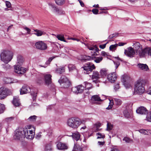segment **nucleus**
<instances>
[{"instance_id":"nucleus-1","label":"nucleus","mask_w":151,"mask_h":151,"mask_svg":"<svg viewBox=\"0 0 151 151\" xmlns=\"http://www.w3.org/2000/svg\"><path fill=\"white\" fill-rule=\"evenodd\" d=\"M133 47L137 54L141 58L147 55L151 57V48L150 47L142 49V46L139 42H136L133 45Z\"/></svg>"},{"instance_id":"nucleus-2","label":"nucleus","mask_w":151,"mask_h":151,"mask_svg":"<svg viewBox=\"0 0 151 151\" xmlns=\"http://www.w3.org/2000/svg\"><path fill=\"white\" fill-rule=\"evenodd\" d=\"M147 81L144 80H139L135 84L134 94L141 95L145 91V84Z\"/></svg>"},{"instance_id":"nucleus-3","label":"nucleus","mask_w":151,"mask_h":151,"mask_svg":"<svg viewBox=\"0 0 151 151\" xmlns=\"http://www.w3.org/2000/svg\"><path fill=\"white\" fill-rule=\"evenodd\" d=\"M13 52L8 50H2L0 53L1 60L6 63H8L12 58Z\"/></svg>"},{"instance_id":"nucleus-4","label":"nucleus","mask_w":151,"mask_h":151,"mask_svg":"<svg viewBox=\"0 0 151 151\" xmlns=\"http://www.w3.org/2000/svg\"><path fill=\"white\" fill-rule=\"evenodd\" d=\"M80 119L76 117H73L69 118L67 121V125L73 129H76L81 124Z\"/></svg>"},{"instance_id":"nucleus-5","label":"nucleus","mask_w":151,"mask_h":151,"mask_svg":"<svg viewBox=\"0 0 151 151\" xmlns=\"http://www.w3.org/2000/svg\"><path fill=\"white\" fill-rule=\"evenodd\" d=\"M82 68L83 69L85 74H89L95 68L94 65L92 63H88L85 64Z\"/></svg>"},{"instance_id":"nucleus-6","label":"nucleus","mask_w":151,"mask_h":151,"mask_svg":"<svg viewBox=\"0 0 151 151\" xmlns=\"http://www.w3.org/2000/svg\"><path fill=\"white\" fill-rule=\"evenodd\" d=\"M85 87L82 85H80L76 87H72V91L74 93L76 94L80 93H82Z\"/></svg>"},{"instance_id":"nucleus-7","label":"nucleus","mask_w":151,"mask_h":151,"mask_svg":"<svg viewBox=\"0 0 151 151\" xmlns=\"http://www.w3.org/2000/svg\"><path fill=\"white\" fill-rule=\"evenodd\" d=\"M35 46L37 48L41 50H45L47 47L46 44L42 41H39L36 42Z\"/></svg>"},{"instance_id":"nucleus-8","label":"nucleus","mask_w":151,"mask_h":151,"mask_svg":"<svg viewBox=\"0 0 151 151\" xmlns=\"http://www.w3.org/2000/svg\"><path fill=\"white\" fill-rule=\"evenodd\" d=\"M130 78L127 76H123L122 78V81L126 88L132 87L131 84L127 82L129 81V80H130Z\"/></svg>"},{"instance_id":"nucleus-9","label":"nucleus","mask_w":151,"mask_h":151,"mask_svg":"<svg viewBox=\"0 0 151 151\" xmlns=\"http://www.w3.org/2000/svg\"><path fill=\"white\" fill-rule=\"evenodd\" d=\"M9 90L4 87L0 88V99H3L8 95Z\"/></svg>"},{"instance_id":"nucleus-10","label":"nucleus","mask_w":151,"mask_h":151,"mask_svg":"<svg viewBox=\"0 0 151 151\" xmlns=\"http://www.w3.org/2000/svg\"><path fill=\"white\" fill-rule=\"evenodd\" d=\"M52 76L50 74H43L44 84L45 85L48 86L52 83Z\"/></svg>"},{"instance_id":"nucleus-11","label":"nucleus","mask_w":151,"mask_h":151,"mask_svg":"<svg viewBox=\"0 0 151 151\" xmlns=\"http://www.w3.org/2000/svg\"><path fill=\"white\" fill-rule=\"evenodd\" d=\"M127 50H124V54L127 56L130 57H132L135 54V52L134 49L131 47L127 48Z\"/></svg>"},{"instance_id":"nucleus-12","label":"nucleus","mask_w":151,"mask_h":151,"mask_svg":"<svg viewBox=\"0 0 151 151\" xmlns=\"http://www.w3.org/2000/svg\"><path fill=\"white\" fill-rule=\"evenodd\" d=\"M14 70L15 72L18 74H23L26 71V68H24L19 65L15 66Z\"/></svg>"},{"instance_id":"nucleus-13","label":"nucleus","mask_w":151,"mask_h":151,"mask_svg":"<svg viewBox=\"0 0 151 151\" xmlns=\"http://www.w3.org/2000/svg\"><path fill=\"white\" fill-rule=\"evenodd\" d=\"M107 79L111 83H114L116 79L117 76L115 72L109 74L107 76Z\"/></svg>"},{"instance_id":"nucleus-14","label":"nucleus","mask_w":151,"mask_h":151,"mask_svg":"<svg viewBox=\"0 0 151 151\" xmlns=\"http://www.w3.org/2000/svg\"><path fill=\"white\" fill-rule=\"evenodd\" d=\"M91 101L92 103L96 104H100L98 102V101H101L102 100L100 99V97L98 95H95L92 96L91 99Z\"/></svg>"},{"instance_id":"nucleus-15","label":"nucleus","mask_w":151,"mask_h":151,"mask_svg":"<svg viewBox=\"0 0 151 151\" xmlns=\"http://www.w3.org/2000/svg\"><path fill=\"white\" fill-rule=\"evenodd\" d=\"M99 75L98 72L93 71L92 76V78L93 80V82L96 83L98 82V80L99 78Z\"/></svg>"},{"instance_id":"nucleus-16","label":"nucleus","mask_w":151,"mask_h":151,"mask_svg":"<svg viewBox=\"0 0 151 151\" xmlns=\"http://www.w3.org/2000/svg\"><path fill=\"white\" fill-rule=\"evenodd\" d=\"M137 113L141 114H145L148 112V111L146 108L143 106L139 107L136 110Z\"/></svg>"},{"instance_id":"nucleus-17","label":"nucleus","mask_w":151,"mask_h":151,"mask_svg":"<svg viewBox=\"0 0 151 151\" xmlns=\"http://www.w3.org/2000/svg\"><path fill=\"white\" fill-rule=\"evenodd\" d=\"M23 137L24 136L22 133H14L13 137V139L16 141H21Z\"/></svg>"},{"instance_id":"nucleus-18","label":"nucleus","mask_w":151,"mask_h":151,"mask_svg":"<svg viewBox=\"0 0 151 151\" xmlns=\"http://www.w3.org/2000/svg\"><path fill=\"white\" fill-rule=\"evenodd\" d=\"M30 91V88L28 86L24 85L20 89V93L21 94H22L29 93Z\"/></svg>"},{"instance_id":"nucleus-19","label":"nucleus","mask_w":151,"mask_h":151,"mask_svg":"<svg viewBox=\"0 0 151 151\" xmlns=\"http://www.w3.org/2000/svg\"><path fill=\"white\" fill-rule=\"evenodd\" d=\"M101 125L102 124L101 123L97 122L93 125V130L96 132L102 131V129L100 128Z\"/></svg>"},{"instance_id":"nucleus-20","label":"nucleus","mask_w":151,"mask_h":151,"mask_svg":"<svg viewBox=\"0 0 151 151\" xmlns=\"http://www.w3.org/2000/svg\"><path fill=\"white\" fill-rule=\"evenodd\" d=\"M57 147L58 150H65L68 148L67 145L65 143L59 142L57 145Z\"/></svg>"},{"instance_id":"nucleus-21","label":"nucleus","mask_w":151,"mask_h":151,"mask_svg":"<svg viewBox=\"0 0 151 151\" xmlns=\"http://www.w3.org/2000/svg\"><path fill=\"white\" fill-rule=\"evenodd\" d=\"M137 66L140 70L144 71H147L149 69L148 66L146 64L140 63L138 64Z\"/></svg>"},{"instance_id":"nucleus-22","label":"nucleus","mask_w":151,"mask_h":151,"mask_svg":"<svg viewBox=\"0 0 151 151\" xmlns=\"http://www.w3.org/2000/svg\"><path fill=\"white\" fill-rule=\"evenodd\" d=\"M35 133H24V137L27 139H32L34 137Z\"/></svg>"},{"instance_id":"nucleus-23","label":"nucleus","mask_w":151,"mask_h":151,"mask_svg":"<svg viewBox=\"0 0 151 151\" xmlns=\"http://www.w3.org/2000/svg\"><path fill=\"white\" fill-rule=\"evenodd\" d=\"M12 103L16 106H17L19 105L20 103L18 96H14V97Z\"/></svg>"},{"instance_id":"nucleus-24","label":"nucleus","mask_w":151,"mask_h":151,"mask_svg":"<svg viewBox=\"0 0 151 151\" xmlns=\"http://www.w3.org/2000/svg\"><path fill=\"white\" fill-rule=\"evenodd\" d=\"M72 135H69V136H72L74 140L77 141L80 138V135L78 133H72Z\"/></svg>"},{"instance_id":"nucleus-25","label":"nucleus","mask_w":151,"mask_h":151,"mask_svg":"<svg viewBox=\"0 0 151 151\" xmlns=\"http://www.w3.org/2000/svg\"><path fill=\"white\" fill-rule=\"evenodd\" d=\"M25 129L26 131V132H35V128L32 125H28L26 126L25 127Z\"/></svg>"},{"instance_id":"nucleus-26","label":"nucleus","mask_w":151,"mask_h":151,"mask_svg":"<svg viewBox=\"0 0 151 151\" xmlns=\"http://www.w3.org/2000/svg\"><path fill=\"white\" fill-rule=\"evenodd\" d=\"M34 31L35 32L34 33V34L37 36H40L43 35H44L46 34L45 32L44 31L37 29H34Z\"/></svg>"},{"instance_id":"nucleus-27","label":"nucleus","mask_w":151,"mask_h":151,"mask_svg":"<svg viewBox=\"0 0 151 151\" xmlns=\"http://www.w3.org/2000/svg\"><path fill=\"white\" fill-rule=\"evenodd\" d=\"M66 80L65 81H64V83H63L62 84H60L61 86L64 88H68L70 85V82L68 79L65 78Z\"/></svg>"},{"instance_id":"nucleus-28","label":"nucleus","mask_w":151,"mask_h":151,"mask_svg":"<svg viewBox=\"0 0 151 151\" xmlns=\"http://www.w3.org/2000/svg\"><path fill=\"white\" fill-rule=\"evenodd\" d=\"M54 13L58 15H61L65 14V12L64 11L58 7Z\"/></svg>"},{"instance_id":"nucleus-29","label":"nucleus","mask_w":151,"mask_h":151,"mask_svg":"<svg viewBox=\"0 0 151 151\" xmlns=\"http://www.w3.org/2000/svg\"><path fill=\"white\" fill-rule=\"evenodd\" d=\"M37 82L39 84H42L44 83L43 74L39 76L36 79Z\"/></svg>"},{"instance_id":"nucleus-30","label":"nucleus","mask_w":151,"mask_h":151,"mask_svg":"<svg viewBox=\"0 0 151 151\" xmlns=\"http://www.w3.org/2000/svg\"><path fill=\"white\" fill-rule=\"evenodd\" d=\"M24 62L23 57L20 55H18L17 57V62L19 66L22 65Z\"/></svg>"},{"instance_id":"nucleus-31","label":"nucleus","mask_w":151,"mask_h":151,"mask_svg":"<svg viewBox=\"0 0 151 151\" xmlns=\"http://www.w3.org/2000/svg\"><path fill=\"white\" fill-rule=\"evenodd\" d=\"M91 60H94V61L97 63H99L103 60L102 57H92Z\"/></svg>"},{"instance_id":"nucleus-32","label":"nucleus","mask_w":151,"mask_h":151,"mask_svg":"<svg viewBox=\"0 0 151 151\" xmlns=\"http://www.w3.org/2000/svg\"><path fill=\"white\" fill-rule=\"evenodd\" d=\"M48 4L49 8L53 12H54L56 10V9L57 8V7L54 4H53L52 3H49Z\"/></svg>"},{"instance_id":"nucleus-33","label":"nucleus","mask_w":151,"mask_h":151,"mask_svg":"<svg viewBox=\"0 0 151 151\" xmlns=\"http://www.w3.org/2000/svg\"><path fill=\"white\" fill-rule=\"evenodd\" d=\"M55 57H52L49 58L48 60L46 62L45 65H40L41 67H43L44 68H46L47 66L49 65L50 63V62L52 61V60L55 58Z\"/></svg>"},{"instance_id":"nucleus-34","label":"nucleus","mask_w":151,"mask_h":151,"mask_svg":"<svg viewBox=\"0 0 151 151\" xmlns=\"http://www.w3.org/2000/svg\"><path fill=\"white\" fill-rule=\"evenodd\" d=\"M123 114L125 117L127 118L130 117L132 114L131 111L129 112L127 109L123 111Z\"/></svg>"},{"instance_id":"nucleus-35","label":"nucleus","mask_w":151,"mask_h":151,"mask_svg":"<svg viewBox=\"0 0 151 151\" xmlns=\"http://www.w3.org/2000/svg\"><path fill=\"white\" fill-rule=\"evenodd\" d=\"M65 71L64 67H61L60 68H58L56 70V72L58 73L61 74Z\"/></svg>"},{"instance_id":"nucleus-36","label":"nucleus","mask_w":151,"mask_h":151,"mask_svg":"<svg viewBox=\"0 0 151 151\" xmlns=\"http://www.w3.org/2000/svg\"><path fill=\"white\" fill-rule=\"evenodd\" d=\"M92 57L89 56H86V55H83L81 57V60L86 61L87 60H91Z\"/></svg>"},{"instance_id":"nucleus-37","label":"nucleus","mask_w":151,"mask_h":151,"mask_svg":"<svg viewBox=\"0 0 151 151\" xmlns=\"http://www.w3.org/2000/svg\"><path fill=\"white\" fill-rule=\"evenodd\" d=\"M65 78L68 79L65 76H61L60 79L58 80V82L60 84H62L63 83H64V81H66V79Z\"/></svg>"},{"instance_id":"nucleus-38","label":"nucleus","mask_w":151,"mask_h":151,"mask_svg":"<svg viewBox=\"0 0 151 151\" xmlns=\"http://www.w3.org/2000/svg\"><path fill=\"white\" fill-rule=\"evenodd\" d=\"M107 128L106 130L107 131H109L112 129L113 126L111 123L107 122Z\"/></svg>"},{"instance_id":"nucleus-39","label":"nucleus","mask_w":151,"mask_h":151,"mask_svg":"<svg viewBox=\"0 0 151 151\" xmlns=\"http://www.w3.org/2000/svg\"><path fill=\"white\" fill-rule=\"evenodd\" d=\"M84 83L85 85L84 87L85 88H86L89 90L91 88L92 85L91 83L87 82H85Z\"/></svg>"},{"instance_id":"nucleus-40","label":"nucleus","mask_w":151,"mask_h":151,"mask_svg":"<svg viewBox=\"0 0 151 151\" xmlns=\"http://www.w3.org/2000/svg\"><path fill=\"white\" fill-rule=\"evenodd\" d=\"M55 1L57 5L60 6L63 4L65 2V0H55Z\"/></svg>"},{"instance_id":"nucleus-41","label":"nucleus","mask_w":151,"mask_h":151,"mask_svg":"<svg viewBox=\"0 0 151 151\" xmlns=\"http://www.w3.org/2000/svg\"><path fill=\"white\" fill-rule=\"evenodd\" d=\"M100 72L101 76L103 77L106 76L107 74V71L105 69H101Z\"/></svg>"},{"instance_id":"nucleus-42","label":"nucleus","mask_w":151,"mask_h":151,"mask_svg":"<svg viewBox=\"0 0 151 151\" xmlns=\"http://www.w3.org/2000/svg\"><path fill=\"white\" fill-rule=\"evenodd\" d=\"M52 144L51 143L47 144L45 148V151H51L52 150Z\"/></svg>"},{"instance_id":"nucleus-43","label":"nucleus","mask_w":151,"mask_h":151,"mask_svg":"<svg viewBox=\"0 0 151 151\" xmlns=\"http://www.w3.org/2000/svg\"><path fill=\"white\" fill-rule=\"evenodd\" d=\"M56 37L58 40L66 42V40L64 39V37L63 35H58Z\"/></svg>"},{"instance_id":"nucleus-44","label":"nucleus","mask_w":151,"mask_h":151,"mask_svg":"<svg viewBox=\"0 0 151 151\" xmlns=\"http://www.w3.org/2000/svg\"><path fill=\"white\" fill-rule=\"evenodd\" d=\"M26 131H27V130H25V128H23L22 127H19L18 129H17L16 130V132H26Z\"/></svg>"},{"instance_id":"nucleus-45","label":"nucleus","mask_w":151,"mask_h":151,"mask_svg":"<svg viewBox=\"0 0 151 151\" xmlns=\"http://www.w3.org/2000/svg\"><path fill=\"white\" fill-rule=\"evenodd\" d=\"M96 135L98 136L97 139H104L105 137V135L103 134H101V133H97Z\"/></svg>"},{"instance_id":"nucleus-46","label":"nucleus","mask_w":151,"mask_h":151,"mask_svg":"<svg viewBox=\"0 0 151 151\" xmlns=\"http://www.w3.org/2000/svg\"><path fill=\"white\" fill-rule=\"evenodd\" d=\"M114 101L116 105H120L122 103V101L121 100L118 99H114Z\"/></svg>"},{"instance_id":"nucleus-47","label":"nucleus","mask_w":151,"mask_h":151,"mask_svg":"<svg viewBox=\"0 0 151 151\" xmlns=\"http://www.w3.org/2000/svg\"><path fill=\"white\" fill-rule=\"evenodd\" d=\"M37 117L35 115L31 116L28 119L29 121H35L36 120Z\"/></svg>"},{"instance_id":"nucleus-48","label":"nucleus","mask_w":151,"mask_h":151,"mask_svg":"<svg viewBox=\"0 0 151 151\" xmlns=\"http://www.w3.org/2000/svg\"><path fill=\"white\" fill-rule=\"evenodd\" d=\"M118 46V45L117 44L111 45L109 47V50H113L114 49H115Z\"/></svg>"},{"instance_id":"nucleus-49","label":"nucleus","mask_w":151,"mask_h":151,"mask_svg":"<svg viewBox=\"0 0 151 151\" xmlns=\"http://www.w3.org/2000/svg\"><path fill=\"white\" fill-rule=\"evenodd\" d=\"M89 49L90 50H94L95 49V52H97L99 51V48L96 47V46H94L93 47H89Z\"/></svg>"},{"instance_id":"nucleus-50","label":"nucleus","mask_w":151,"mask_h":151,"mask_svg":"<svg viewBox=\"0 0 151 151\" xmlns=\"http://www.w3.org/2000/svg\"><path fill=\"white\" fill-rule=\"evenodd\" d=\"M5 106L4 104H0V113H2L4 112V111L5 109Z\"/></svg>"},{"instance_id":"nucleus-51","label":"nucleus","mask_w":151,"mask_h":151,"mask_svg":"<svg viewBox=\"0 0 151 151\" xmlns=\"http://www.w3.org/2000/svg\"><path fill=\"white\" fill-rule=\"evenodd\" d=\"M110 104H109L108 106L106 108L107 109L109 110L111 109L113 106L114 104L113 101H110Z\"/></svg>"},{"instance_id":"nucleus-52","label":"nucleus","mask_w":151,"mask_h":151,"mask_svg":"<svg viewBox=\"0 0 151 151\" xmlns=\"http://www.w3.org/2000/svg\"><path fill=\"white\" fill-rule=\"evenodd\" d=\"M146 118L147 121L151 122V111L147 114Z\"/></svg>"},{"instance_id":"nucleus-53","label":"nucleus","mask_w":151,"mask_h":151,"mask_svg":"<svg viewBox=\"0 0 151 151\" xmlns=\"http://www.w3.org/2000/svg\"><path fill=\"white\" fill-rule=\"evenodd\" d=\"M114 64L115 65V67L116 69H117L119 67L120 64V63L118 61H113Z\"/></svg>"},{"instance_id":"nucleus-54","label":"nucleus","mask_w":151,"mask_h":151,"mask_svg":"<svg viewBox=\"0 0 151 151\" xmlns=\"http://www.w3.org/2000/svg\"><path fill=\"white\" fill-rule=\"evenodd\" d=\"M14 119L13 117L7 118L5 119V121L8 122H9Z\"/></svg>"},{"instance_id":"nucleus-55","label":"nucleus","mask_w":151,"mask_h":151,"mask_svg":"<svg viewBox=\"0 0 151 151\" xmlns=\"http://www.w3.org/2000/svg\"><path fill=\"white\" fill-rule=\"evenodd\" d=\"M42 133H37L36 134H35V138L37 139H39L41 136Z\"/></svg>"},{"instance_id":"nucleus-56","label":"nucleus","mask_w":151,"mask_h":151,"mask_svg":"<svg viewBox=\"0 0 151 151\" xmlns=\"http://www.w3.org/2000/svg\"><path fill=\"white\" fill-rule=\"evenodd\" d=\"M31 95L32 96L33 99L34 101L35 99L37 96V93L35 92L31 93Z\"/></svg>"},{"instance_id":"nucleus-57","label":"nucleus","mask_w":151,"mask_h":151,"mask_svg":"<svg viewBox=\"0 0 151 151\" xmlns=\"http://www.w3.org/2000/svg\"><path fill=\"white\" fill-rule=\"evenodd\" d=\"M119 85V83H117L114 86V89L116 91L120 87Z\"/></svg>"},{"instance_id":"nucleus-58","label":"nucleus","mask_w":151,"mask_h":151,"mask_svg":"<svg viewBox=\"0 0 151 151\" xmlns=\"http://www.w3.org/2000/svg\"><path fill=\"white\" fill-rule=\"evenodd\" d=\"M123 141H124L127 143H129L131 141V139L127 137H125L123 139Z\"/></svg>"},{"instance_id":"nucleus-59","label":"nucleus","mask_w":151,"mask_h":151,"mask_svg":"<svg viewBox=\"0 0 151 151\" xmlns=\"http://www.w3.org/2000/svg\"><path fill=\"white\" fill-rule=\"evenodd\" d=\"M92 12L93 14H97L98 13L99 10L96 9H93L92 10Z\"/></svg>"},{"instance_id":"nucleus-60","label":"nucleus","mask_w":151,"mask_h":151,"mask_svg":"<svg viewBox=\"0 0 151 151\" xmlns=\"http://www.w3.org/2000/svg\"><path fill=\"white\" fill-rule=\"evenodd\" d=\"M139 132H145V131H146L147 132H148L150 131L151 130L148 129H141L138 130Z\"/></svg>"},{"instance_id":"nucleus-61","label":"nucleus","mask_w":151,"mask_h":151,"mask_svg":"<svg viewBox=\"0 0 151 151\" xmlns=\"http://www.w3.org/2000/svg\"><path fill=\"white\" fill-rule=\"evenodd\" d=\"M6 4L7 7L10 8L11 6V4L10 2L8 1H6Z\"/></svg>"},{"instance_id":"nucleus-62","label":"nucleus","mask_w":151,"mask_h":151,"mask_svg":"<svg viewBox=\"0 0 151 151\" xmlns=\"http://www.w3.org/2000/svg\"><path fill=\"white\" fill-rule=\"evenodd\" d=\"M101 55L104 56H107L109 55L108 53L104 51H103L101 52Z\"/></svg>"},{"instance_id":"nucleus-63","label":"nucleus","mask_w":151,"mask_h":151,"mask_svg":"<svg viewBox=\"0 0 151 151\" xmlns=\"http://www.w3.org/2000/svg\"><path fill=\"white\" fill-rule=\"evenodd\" d=\"M23 28L24 29L27 31V33L28 34H30V32L31 31L30 29L27 27H24Z\"/></svg>"},{"instance_id":"nucleus-64","label":"nucleus","mask_w":151,"mask_h":151,"mask_svg":"<svg viewBox=\"0 0 151 151\" xmlns=\"http://www.w3.org/2000/svg\"><path fill=\"white\" fill-rule=\"evenodd\" d=\"M106 44L107 43L103 45H100L99 46V47L101 48L104 49L105 47Z\"/></svg>"}]
</instances>
